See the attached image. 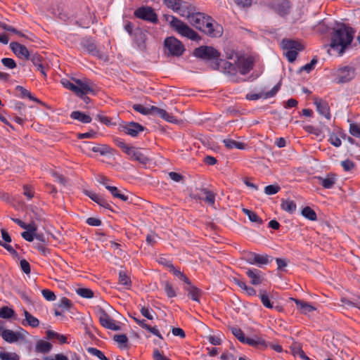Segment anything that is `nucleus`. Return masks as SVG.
<instances>
[{"instance_id": "1", "label": "nucleus", "mask_w": 360, "mask_h": 360, "mask_svg": "<svg viewBox=\"0 0 360 360\" xmlns=\"http://www.w3.org/2000/svg\"><path fill=\"white\" fill-rule=\"evenodd\" d=\"M354 30L345 24H338L333 29L331 35L330 47L342 53L345 49L350 45L354 38Z\"/></svg>"}, {"instance_id": "2", "label": "nucleus", "mask_w": 360, "mask_h": 360, "mask_svg": "<svg viewBox=\"0 0 360 360\" xmlns=\"http://www.w3.org/2000/svg\"><path fill=\"white\" fill-rule=\"evenodd\" d=\"M193 56L207 61H212V68H219L220 53L213 47L201 46L194 49Z\"/></svg>"}, {"instance_id": "3", "label": "nucleus", "mask_w": 360, "mask_h": 360, "mask_svg": "<svg viewBox=\"0 0 360 360\" xmlns=\"http://www.w3.org/2000/svg\"><path fill=\"white\" fill-rule=\"evenodd\" d=\"M171 20L169 25L172 29L180 34L181 36L187 37L193 41L200 39L198 33L192 30L187 24L180 20L174 16H169Z\"/></svg>"}, {"instance_id": "4", "label": "nucleus", "mask_w": 360, "mask_h": 360, "mask_svg": "<svg viewBox=\"0 0 360 360\" xmlns=\"http://www.w3.org/2000/svg\"><path fill=\"white\" fill-rule=\"evenodd\" d=\"M282 48L285 51V55L290 63L294 62L299 51L304 49V46L299 41L292 39H283L281 42Z\"/></svg>"}, {"instance_id": "5", "label": "nucleus", "mask_w": 360, "mask_h": 360, "mask_svg": "<svg viewBox=\"0 0 360 360\" xmlns=\"http://www.w3.org/2000/svg\"><path fill=\"white\" fill-rule=\"evenodd\" d=\"M164 45L168 51V54L172 56H181L185 51L183 44L174 37H167L164 41Z\"/></svg>"}, {"instance_id": "6", "label": "nucleus", "mask_w": 360, "mask_h": 360, "mask_svg": "<svg viewBox=\"0 0 360 360\" xmlns=\"http://www.w3.org/2000/svg\"><path fill=\"white\" fill-rule=\"evenodd\" d=\"M134 15L137 18L148 21L152 23H158V15L155 13L154 9L150 6H141L138 8L134 11Z\"/></svg>"}, {"instance_id": "7", "label": "nucleus", "mask_w": 360, "mask_h": 360, "mask_svg": "<svg viewBox=\"0 0 360 360\" xmlns=\"http://www.w3.org/2000/svg\"><path fill=\"white\" fill-rule=\"evenodd\" d=\"M335 81L338 84L346 83L355 77V70L350 66H344L337 70Z\"/></svg>"}, {"instance_id": "8", "label": "nucleus", "mask_w": 360, "mask_h": 360, "mask_svg": "<svg viewBox=\"0 0 360 360\" xmlns=\"http://www.w3.org/2000/svg\"><path fill=\"white\" fill-rule=\"evenodd\" d=\"M271 8L281 17H285L290 12L291 4L288 0H274Z\"/></svg>"}, {"instance_id": "9", "label": "nucleus", "mask_w": 360, "mask_h": 360, "mask_svg": "<svg viewBox=\"0 0 360 360\" xmlns=\"http://www.w3.org/2000/svg\"><path fill=\"white\" fill-rule=\"evenodd\" d=\"M254 60L252 57L240 56L236 60L237 72L241 75H247L252 68Z\"/></svg>"}, {"instance_id": "10", "label": "nucleus", "mask_w": 360, "mask_h": 360, "mask_svg": "<svg viewBox=\"0 0 360 360\" xmlns=\"http://www.w3.org/2000/svg\"><path fill=\"white\" fill-rule=\"evenodd\" d=\"M76 83V89L75 91V94L77 96H83L86 95L89 93H91L94 91L93 86L91 84V82L89 79H74Z\"/></svg>"}, {"instance_id": "11", "label": "nucleus", "mask_w": 360, "mask_h": 360, "mask_svg": "<svg viewBox=\"0 0 360 360\" xmlns=\"http://www.w3.org/2000/svg\"><path fill=\"white\" fill-rule=\"evenodd\" d=\"M213 22L214 20L211 17L207 18V22L202 32L212 37H220L222 34V28L219 25H214Z\"/></svg>"}, {"instance_id": "12", "label": "nucleus", "mask_w": 360, "mask_h": 360, "mask_svg": "<svg viewBox=\"0 0 360 360\" xmlns=\"http://www.w3.org/2000/svg\"><path fill=\"white\" fill-rule=\"evenodd\" d=\"M99 321L108 329L115 331L120 330V327L115 324V321L103 309L99 311Z\"/></svg>"}, {"instance_id": "13", "label": "nucleus", "mask_w": 360, "mask_h": 360, "mask_svg": "<svg viewBox=\"0 0 360 360\" xmlns=\"http://www.w3.org/2000/svg\"><path fill=\"white\" fill-rule=\"evenodd\" d=\"M210 16L205 15L202 13H193V15L188 18V22L196 29H198L202 31L204 29V25L207 22V18H209Z\"/></svg>"}, {"instance_id": "14", "label": "nucleus", "mask_w": 360, "mask_h": 360, "mask_svg": "<svg viewBox=\"0 0 360 360\" xmlns=\"http://www.w3.org/2000/svg\"><path fill=\"white\" fill-rule=\"evenodd\" d=\"M12 51L19 58L29 60L31 54L27 47L18 42H11L9 45Z\"/></svg>"}, {"instance_id": "15", "label": "nucleus", "mask_w": 360, "mask_h": 360, "mask_svg": "<svg viewBox=\"0 0 360 360\" xmlns=\"http://www.w3.org/2000/svg\"><path fill=\"white\" fill-rule=\"evenodd\" d=\"M314 104L316 105V110L320 115L324 116L327 120L330 119V107L327 101L322 98H314Z\"/></svg>"}, {"instance_id": "16", "label": "nucleus", "mask_w": 360, "mask_h": 360, "mask_svg": "<svg viewBox=\"0 0 360 360\" xmlns=\"http://www.w3.org/2000/svg\"><path fill=\"white\" fill-rule=\"evenodd\" d=\"M122 131L133 137L136 136L139 132L144 130V127L134 122H130L122 126Z\"/></svg>"}, {"instance_id": "17", "label": "nucleus", "mask_w": 360, "mask_h": 360, "mask_svg": "<svg viewBox=\"0 0 360 360\" xmlns=\"http://www.w3.org/2000/svg\"><path fill=\"white\" fill-rule=\"evenodd\" d=\"M126 154H127L131 159L138 161L143 165H146L149 161L147 156L143 155L139 149L134 146H131L127 151Z\"/></svg>"}, {"instance_id": "18", "label": "nucleus", "mask_w": 360, "mask_h": 360, "mask_svg": "<svg viewBox=\"0 0 360 360\" xmlns=\"http://www.w3.org/2000/svg\"><path fill=\"white\" fill-rule=\"evenodd\" d=\"M29 60L32 61L33 65L37 67L38 71H39L44 77H46L45 72V60L44 58L39 53H32Z\"/></svg>"}, {"instance_id": "19", "label": "nucleus", "mask_w": 360, "mask_h": 360, "mask_svg": "<svg viewBox=\"0 0 360 360\" xmlns=\"http://www.w3.org/2000/svg\"><path fill=\"white\" fill-rule=\"evenodd\" d=\"M182 17H186L188 20L195 12V7L191 4L181 0V6L175 10Z\"/></svg>"}, {"instance_id": "20", "label": "nucleus", "mask_w": 360, "mask_h": 360, "mask_svg": "<svg viewBox=\"0 0 360 360\" xmlns=\"http://www.w3.org/2000/svg\"><path fill=\"white\" fill-rule=\"evenodd\" d=\"M1 335L2 338L8 343L17 342L20 339L22 338L20 333L10 329H4L1 331Z\"/></svg>"}, {"instance_id": "21", "label": "nucleus", "mask_w": 360, "mask_h": 360, "mask_svg": "<svg viewBox=\"0 0 360 360\" xmlns=\"http://www.w3.org/2000/svg\"><path fill=\"white\" fill-rule=\"evenodd\" d=\"M316 179L319 181V184L327 189L333 188L337 181L336 175L333 173L328 174L326 177L317 176Z\"/></svg>"}, {"instance_id": "22", "label": "nucleus", "mask_w": 360, "mask_h": 360, "mask_svg": "<svg viewBox=\"0 0 360 360\" xmlns=\"http://www.w3.org/2000/svg\"><path fill=\"white\" fill-rule=\"evenodd\" d=\"M153 115H158L167 122L174 123L177 120L174 116L167 112L165 110L152 105Z\"/></svg>"}, {"instance_id": "23", "label": "nucleus", "mask_w": 360, "mask_h": 360, "mask_svg": "<svg viewBox=\"0 0 360 360\" xmlns=\"http://www.w3.org/2000/svg\"><path fill=\"white\" fill-rule=\"evenodd\" d=\"M23 314L25 316V319L22 321L23 326H30L32 328H37L39 326V319L34 317L28 311L24 309Z\"/></svg>"}, {"instance_id": "24", "label": "nucleus", "mask_w": 360, "mask_h": 360, "mask_svg": "<svg viewBox=\"0 0 360 360\" xmlns=\"http://www.w3.org/2000/svg\"><path fill=\"white\" fill-rule=\"evenodd\" d=\"M82 48L93 56H100V53L96 46L89 39H84L81 42Z\"/></svg>"}, {"instance_id": "25", "label": "nucleus", "mask_w": 360, "mask_h": 360, "mask_svg": "<svg viewBox=\"0 0 360 360\" xmlns=\"http://www.w3.org/2000/svg\"><path fill=\"white\" fill-rule=\"evenodd\" d=\"M260 273L261 271L257 269H248L246 271V275L250 278V283L252 285H257L262 282Z\"/></svg>"}, {"instance_id": "26", "label": "nucleus", "mask_w": 360, "mask_h": 360, "mask_svg": "<svg viewBox=\"0 0 360 360\" xmlns=\"http://www.w3.org/2000/svg\"><path fill=\"white\" fill-rule=\"evenodd\" d=\"M291 300L295 302L297 307L299 309L302 314H307L316 309L315 307L302 300L295 298H291Z\"/></svg>"}, {"instance_id": "27", "label": "nucleus", "mask_w": 360, "mask_h": 360, "mask_svg": "<svg viewBox=\"0 0 360 360\" xmlns=\"http://www.w3.org/2000/svg\"><path fill=\"white\" fill-rule=\"evenodd\" d=\"M51 349L52 345L47 341L40 340L36 343L35 351L37 352L46 354L49 353Z\"/></svg>"}, {"instance_id": "28", "label": "nucleus", "mask_w": 360, "mask_h": 360, "mask_svg": "<svg viewBox=\"0 0 360 360\" xmlns=\"http://www.w3.org/2000/svg\"><path fill=\"white\" fill-rule=\"evenodd\" d=\"M244 343L260 349H264L267 347L266 341L261 338H247Z\"/></svg>"}, {"instance_id": "29", "label": "nucleus", "mask_w": 360, "mask_h": 360, "mask_svg": "<svg viewBox=\"0 0 360 360\" xmlns=\"http://www.w3.org/2000/svg\"><path fill=\"white\" fill-rule=\"evenodd\" d=\"M233 282L243 290L245 292V293L249 296H254L256 295V290L250 286H248L245 284V283L239 278H233Z\"/></svg>"}, {"instance_id": "30", "label": "nucleus", "mask_w": 360, "mask_h": 360, "mask_svg": "<svg viewBox=\"0 0 360 360\" xmlns=\"http://www.w3.org/2000/svg\"><path fill=\"white\" fill-rule=\"evenodd\" d=\"M70 117L73 120H79L82 123H90L91 122V117L80 111H73L70 114Z\"/></svg>"}, {"instance_id": "31", "label": "nucleus", "mask_w": 360, "mask_h": 360, "mask_svg": "<svg viewBox=\"0 0 360 360\" xmlns=\"http://www.w3.org/2000/svg\"><path fill=\"white\" fill-rule=\"evenodd\" d=\"M225 146L229 149H232L233 148L243 150L246 148V144L244 143L238 142L233 139H224L223 141Z\"/></svg>"}, {"instance_id": "32", "label": "nucleus", "mask_w": 360, "mask_h": 360, "mask_svg": "<svg viewBox=\"0 0 360 360\" xmlns=\"http://www.w3.org/2000/svg\"><path fill=\"white\" fill-rule=\"evenodd\" d=\"M189 286L186 288L188 292V296L194 301L199 302V298L201 295V290L197 287L193 285H188Z\"/></svg>"}, {"instance_id": "33", "label": "nucleus", "mask_w": 360, "mask_h": 360, "mask_svg": "<svg viewBox=\"0 0 360 360\" xmlns=\"http://www.w3.org/2000/svg\"><path fill=\"white\" fill-rule=\"evenodd\" d=\"M106 188L110 192L114 198H119L124 202L128 201L129 197L123 193H121L120 191L117 187L106 186Z\"/></svg>"}, {"instance_id": "34", "label": "nucleus", "mask_w": 360, "mask_h": 360, "mask_svg": "<svg viewBox=\"0 0 360 360\" xmlns=\"http://www.w3.org/2000/svg\"><path fill=\"white\" fill-rule=\"evenodd\" d=\"M15 90L18 92H19V96L21 98L27 97V98H29L32 101H36L37 103H41V101L39 99H37V98L32 96L31 93L28 90L25 89L23 86H17L15 87Z\"/></svg>"}, {"instance_id": "35", "label": "nucleus", "mask_w": 360, "mask_h": 360, "mask_svg": "<svg viewBox=\"0 0 360 360\" xmlns=\"http://www.w3.org/2000/svg\"><path fill=\"white\" fill-rule=\"evenodd\" d=\"M202 197H200V199L205 200L209 205H213L215 202V195L212 191L207 189L202 190Z\"/></svg>"}, {"instance_id": "36", "label": "nucleus", "mask_w": 360, "mask_h": 360, "mask_svg": "<svg viewBox=\"0 0 360 360\" xmlns=\"http://www.w3.org/2000/svg\"><path fill=\"white\" fill-rule=\"evenodd\" d=\"M296 203L291 200H282L281 202V208L289 212V213H293L296 210Z\"/></svg>"}, {"instance_id": "37", "label": "nucleus", "mask_w": 360, "mask_h": 360, "mask_svg": "<svg viewBox=\"0 0 360 360\" xmlns=\"http://www.w3.org/2000/svg\"><path fill=\"white\" fill-rule=\"evenodd\" d=\"M170 272H172L178 278L185 282L186 284L191 285V281L179 269H176L174 266H170Z\"/></svg>"}, {"instance_id": "38", "label": "nucleus", "mask_w": 360, "mask_h": 360, "mask_svg": "<svg viewBox=\"0 0 360 360\" xmlns=\"http://www.w3.org/2000/svg\"><path fill=\"white\" fill-rule=\"evenodd\" d=\"M27 231H24L21 233L22 237L27 241L32 242L34 238L35 231L37 228L32 225L30 229H27Z\"/></svg>"}, {"instance_id": "39", "label": "nucleus", "mask_w": 360, "mask_h": 360, "mask_svg": "<svg viewBox=\"0 0 360 360\" xmlns=\"http://www.w3.org/2000/svg\"><path fill=\"white\" fill-rule=\"evenodd\" d=\"M302 214L306 218L311 221H316L317 219V215L314 210L310 207H305L302 210Z\"/></svg>"}, {"instance_id": "40", "label": "nucleus", "mask_w": 360, "mask_h": 360, "mask_svg": "<svg viewBox=\"0 0 360 360\" xmlns=\"http://www.w3.org/2000/svg\"><path fill=\"white\" fill-rule=\"evenodd\" d=\"M255 262L258 265L266 264L273 260V257H269L267 255H259L256 254L255 257Z\"/></svg>"}, {"instance_id": "41", "label": "nucleus", "mask_w": 360, "mask_h": 360, "mask_svg": "<svg viewBox=\"0 0 360 360\" xmlns=\"http://www.w3.org/2000/svg\"><path fill=\"white\" fill-rule=\"evenodd\" d=\"M91 150L94 153H98L102 155H105L110 153V148L107 145L98 144L91 148Z\"/></svg>"}, {"instance_id": "42", "label": "nucleus", "mask_w": 360, "mask_h": 360, "mask_svg": "<svg viewBox=\"0 0 360 360\" xmlns=\"http://www.w3.org/2000/svg\"><path fill=\"white\" fill-rule=\"evenodd\" d=\"M132 108L135 111L140 112L142 115H146L153 114V111L151 110L152 106H150V108H146L141 104H134Z\"/></svg>"}, {"instance_id": "43", "label": "nucleus", "mask_w": 360, "mask_h": 360, "mask_svg": "<svg viewBox=\"0 0 360 360\" xmlns=\"http://www.w3.org/2000/svg\"><path fill=\"white\" fill-rule=\"evenodd\" d=\"M223 63V67L230 74H235L237 72L236 61L234 63H231L229 61H224L219 59V63Z\"/></svg>"}, {"instance_id": "44", "label": "nucleus", "mask_w": 360, "mask_h": 360, "mask_svg": "<svg viewBox=\"0 0 360 360\" xmlns=\"http://www.w3.org/2000/svg\"><path fill=\"white\" fill-rule=\"evenodd\" d=\"M15 314V311L8 307H3L0 308V318L10 319Z\"/></svg>"}, {"instance_id": "45", "label": "nucleus", "mask_w": 360, "mask_h": 360, "mask_svg": "<svg viewBox=\"0 0 360 360\" xmlns=\"http://www.w3.org/2000/svg\"><path fill=\"white\" fill-rule=\"evenodd\" d=\"M119 283L127 287H129L131 285V280L129 277L123 271H120L119 273Z\"/></svg>"}, {"instance_id": "46", "label": "nucleus", "mask_w": 360, "mask_h": 360, "mask_svg": "<svg viewBox=\"0 0 360 360\" xmlns=\"http://www.w3.org/2000/svg\"><path fill=\"white\" fill-rule=\"evenodd\" d=\"M231 332L233 335L241 342L244 343L246 338L245 337L244 333L242 331V330L237 327H233L231 328Z\"/></svg>"}, {"instance_id": "47", "label": "nucleus", "mask_w": 360, "mask_h": 360, "mask_svg": "<svg viewBox=\"0 0 360 360\" xmlns=\"http://www.w3.org/2000/svg\"><path fill=\"white\" fill-rule=\"evenodd\" d=\"M77 293L84 298H91L94 297L93 291L89 288H81L77 290Z\"/></svg>"}, {"instance_id": "48", "label": "nucleus", "mask_w": 360, "mask_h": 360, "mask_svg": "<svg viewBox=\"0 0 360 360\" xmlns=\"http://www.w3.org/2000/svg\"><path fill=\"white\" fill-rule=\"evenodd\" d=\"M349 134L360 139V126L356 123H351L349 129Z\"/></svg>"}, {"instance_id": "49", "label": "nucleus", "mask_w": 360, "mask_h": 360, "mask_svg": "<svg viewBox=\"0 0 360 360\" xmlns=\"http://www.w3.org/2000/svg\"><path fill=\"white\" fill-rule=\"evenodd\" d=\"M163 3L167 8L175 11L177 7L181 6V0H163Z\"/></svg>"}, {"instance_id": "50", "label": "nucleus", "mask_w": 360, "mask_h": 360, "mask_svg": "<svg viewBox=\"0 0 360 360\" xmlns=\"http://www.w3.org/2000/svg\"><path fill=\"white\" fill-rule=\"evenodd\" d=\"M164 289L168 297L172 298L176 296L174 289L169 282L164 283Z\"/></svg>"}, {"instance_id": "51", "label": "nucleus", "mask_w": 360, "mask_h": 360, "mask_svg": "<svg viewBox=\"0 0 360 360\" xmlns=\"http://www.w3.org/2000/svg\"><path fill=\"white\" fill-rule=\"evenodd\" d=\"M1 360H19V356L16 353L0 352Z\"/></svg>"}, {"instance_id": "52", "label": "nucleus", "mask_w": 360, "mask_h": 360, "mask_svg": "<svg viewBox=\"0 0 360 360\" xmlns=\"http://www.w3.org/2000/svg\"><path fill=\"white\" fill-rule=\"evenodd\" d=\"M43 297L48 301H54L56 299L55 293L48 289H44L41 290Z\"/></svg>"}, {"instance_id": "53", "label": "nucleus", "mask_w": 360, "mask_h": 360, "mask_svg": "<svg viewBox=\"0 0 360 360\" xmlns=\"http://www.w3.org/2000/svg\"><path fill=\"white\" fill-rule=\"evenodd\" d=\"M141 314L146 318L149 320H152L153 319V313H154L153 309H150L148 307L143 306L140 309Z\"/></svg>"}, {"instance_id": "54", "label": "nucleus", "mask_w": 360, "mask_h": 360, "mask_svg": "<svg viewBox=\"0 0 360 360\" xmlns=\"http://www.w3.org/2000/svg\"><path fill=\"white\" fill-rule=\"evenodd\" d=\"M317 62H318V60L316 58H312V60H311L310 63H307L306 65L302 66L300 68V70L301 71L304 70L307 72H309L314 68V66L317 63Z\"/></svg>"}, {"instance_id": "55", "label": "nucleus", "mask_w": 360, "mask_h": 360, "mask_svg": "<svg viewBox=\"0 0 360 360\" xmlns=\"http://www.w3.org/2000/svg\"><path fill=\"white\" fill-rule=\"evenodd\" d=\"M2 64L9 68V69H13L16 67V63L15 60L10 58H4L1 59Z\"/></svg>"}, {"instance_id": "56", "label": "nucleus", "mask_w": 360, "mask_h": 360, "mask_svg": "<svg viewBox=\"0 0 360 360\" xmlns=\"http://www.w3.org/2000/svg\"><path fill=\"white\" fill-rule=\"evenodd\" d=\"M280 190L278 186L269 185L264 188V193L266 195H274L277 193Z\"/></svg>"}, {"instance_id": "57", "label": "nucleus", "mask_w": 360, "mask_h": 360, "mask_svg": "<svg viewBox=\"0 0 360 360\" xmlns=\"http://www.w3.org/2000/svg\"><path fill=\"white\" fill-rule=\"evenodd\" d=\"M261 302H262L263 305L269 309H271L273 307V305L270 301V299L269 296L264 293L259 295Z\"/></svg>"}, {"instance_id": "58", "label": "nucleus", "mask_w": 360, "mask_h": 360, "mask_svg": "<svg viewBox=\"0 0 360 360\" xmlns=\"http://www.w3.org/2000/svg\"><path fill=\"white\" fill-rule=\"evenodd\" d=\"M115 144L117 147H119L120 149L122 150L123 152L125 153L129 150V148L131 147V146L127 145L124 143V141L121 139H116L115 140Z\"/></svg>"}, {"instance_id": "59", "label": "nucleus", "mask_w": 360, "mask_h": 360, "mask_svg": "<svg viewBox=\"0 0 360 360\" xmlns=\"http://www.w3.org/2000/svg\"><path fill=\"white\" fill-rule=\"evenodd\" d=\"M71 306H72L71 301L65 297H63L58 303V307L60 308H63V309H70L71 307Z\"/></svg>"}, {"instance_id": "60", "label": "nucleus", "mask_w": 360, "mask_h": 360, "mask_svg": "<svg viewBox=\"0 0 360 360\" xmlns=\"http://www.w3.org/2000/svg\"><path fill=\"white\" fill-rule=\"evenodd\" d=\"M20 268L22 269V271L26 274H29L31 271V269H30V265L29 264V262L23 259H21L20 260Z\"/></svg>"}, {"instance_id": "61", "label": "nucleus", "mask_w": 360, "mask_h": 360, "mask_svg": "<svg viewBox=\"0 0 360 360\" xmlns=\"http://www.w3.org/2000/svg\"><path fill=\"white\" fill-rule=\"evenodd\" d=\"M114 340L116 341L117 343L120 345H125L128 342V338L126 336V335L121 334V335H115L113 338Z\"/></svg>"}, {"instance_id": "62", "label": "nucleus", "mask_w": 360, "mask_h": 360, "mask_svg": "<svg viewBox=\"0 0 360 360\" xmlns=\"http://www.w3.org/2000/svg\"><path fill=\"white\" fill-rule=\"evenodd\" d=\"M341 165L342 166L344 170L346 172H349L354 167V163L349 160L342 161Z\"/></svg>"}, {"instance_id": "63", "label": "nucleus", "mask_w": 360, "mask_h": 360, "mask_svg": "<svg viewBox=\"0 0 360 360\" xmlns=\"http://www.w3.org/2000/svg\"><path fill=\"white\" fill-rule=\"evenodd\" d=\"M52 175H53V177H55L56 180L60 184H61L63 186H65L66 185L67 180H66L65 177L63 175H62L60 174H58L57 172H53Z\"/></svg>"}, {"instance_id": "64", "label": "nucleus", "mask_w": 360, "mask_h": 360, "mask_svg": "<svg viewBox=\"0 0 360 360\" xmlns=\"http://www.w3.org/2000/svg\"><path fill=\"white\" fill-rule=\"evenodd\" d=\"M153 357L155 360H170L167 357L163 356L158 349H155Z\"/></svg>"}]
</instances>
